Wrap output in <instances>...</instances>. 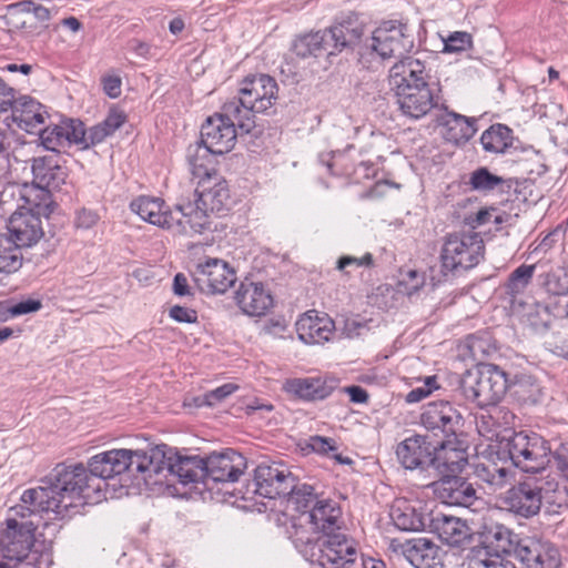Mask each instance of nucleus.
<instances>
[{
	"instance_id": "obj_1",
	"label": "nucleus",
	"mask_w": 568,
	"mask_h": 568,
	"mask_svg": "<svg viewBox=\"0 0 568 568\" xmlns=\"http://www.w3.org/2000/svg\"><path fill=\"white\" fill-rule=\"evenodd\" d=\"M89 467L81 463L58 464L48 479L36 488L23 491L21 504L12 507L14 515L22 517L32 514L52 513L55 518L64 517L77 498L90 499L99 494Z\"/></svg>"
},
{
	"instance_id": "obj_2",
	"label": "nucleus",
	"mask_w": 568,
	"mask_h": 568,
	"mask_svg": "<svg viewBox=\"0 0 568 568\" xmlns=\"http://www.w3.org/2000/svg\"><path fill=\"white\" fill-rule=\"evenodd\" d=\"M288 536L297 551L312 564L322 568H359L357 544L347 536L345 527L314 537L310 529L294 525Z\"/></svg>"
},
{
	"instance_id": "obj_3",
	"label": "nucleus",
	"mask_w": 568,
	"mask_h": 568,
	"mask_svg": "<svg viewBox=\"0 0 568 568\" xmlns=\"http://www.w3.org/2000/svg\"><path fill=\"white\" fill-rule=\"evenodd\" d=\"M513 465L525 473H540L552 459L559 476L568 483V443L550 447L548 440L534 432L514 433L504 444Z\"/></svg>"
},
{
	"instance_id": "obj_4",
	"label": "nucleus",
	"mask_w": 568,
	"mask_h": 568,
	"mask_svg": "<svg viewBox=\"0 0 568 568\" xmlns=\"http://www.w3.org/2000/svg\"><path fill=\"white\" fill-rule=\"evenodd\" d=\"M277 82L271 75H248L240 84L239 97L225 102L226 114L241 116L243 132L250 133L255 126V114L271 109L277 100Z\"/></svg>"
},
{
	"instance_id": "obj_5",
	"label": "nucleus",
	"mask_w": 568,
	"mask_h": 568,
	"mask_svg": "<svg viewBox=\"0 0 568 568\" xmlns=\"http://www.w3.org/2000/svg\"><path fill=\"white\" fill-rule=\"evenodd\" d=\"M194 195L195 202H179V210L184 216L186 230L190 229L194 233L203 232L209 223L210 213H223L232 204L229 184L220 174L197 181Z\"/></svg>"
},
{
	"instance_id": "obj_6",
	"label": "nucleus",
	"mask_w": 568,
	"mask_h": 568,
	"mask_svg": "<svg viewBox=\"0 0 568 568\" xmlns=\"http://www.w3.org/2000/svg\"><path fill=\"white\" fill-rule=\"evenodd\" d=\"M507 387L506 373L491 364L467 371L459 382V389L465 399L480 408L497 405Z\"/></svg>"
},
{
	"instance_id": "obj_7",
	"label": "nucleus",
	"mask_w": 568,
	"mask_h": 568,
	"mask_svg": "<svg viewBox=\"0 0 568 568\" xmlns=\"http://www.w3.org/2000/svg\"><path fill=\"white\" fill-rule=\"evenodd\" d=\"M152 457L143 450L112 449L92 456L89 459L88 467L94 481L99 486V494L102 491L104 480L122 475L126 470L140 473L145 476L148 470H154Z\"/></svg>"
},
{
	"instance_id": "obj_8",
	"label": "nucleus",
	"mask_w": 568,
	"mask_h": 568,
	"mask_svg": "<svg viewBox=\"0 0 568 568\" xmlns=\"http://www.w3.org/2000/svg\"><path fill=\"white\" fill-rule=\"evenodd\" d=\"M485 245L480 234L462 232L448 234L440 251L444 271L454 272L476 266L484 257Z\"/></svg>"
},
{
	"instance_id": "obj_9",
	"label": "nucleus",
	"mask_w": 568,
	"mask_h": 568,
	"mask_svg": "<svg viewBox=\"0 0 568 568\" xmlns=\"http://www.w3.org/2000/svg\"><path fill=\"white\" fill-rule=\"evenodd\" d=\"M414 48V38L405 23L396 20L382 22L369 38L365 39L367 54H377L383 60L400 59Z\"/></svg>"
},
{
	"instance_id": "obj_10",
	"label": "nucleus",
	"mask_w": 568,
	"mask_h": 568,
	"mask_svg": "<svg viewBox=\"0 0 568 568\" xmlns=\"http://www.w3.org/2000/svg\"><path fill=\"white\" fill-rule=\"evenodd\" d=\"M23 197L29 207L14 212L8 223L10 236L21 248L34 245L44 235L40 215L48 207L45 203L31 200L28 195Z\"/></svg>"
},
{
	"instance_id": "obj_11",
	"label": "nucleus",
	"mask_w": 568,
	"mask_h": 568,
	"mask_svg": "<svg viewBox=\"0 0 568 568\" xmlns=\"http://www.w3.org/2000/svg\"><path fill=\"white\" fill-rule=\"evenodd\" d=\"M236 128L243 131L241 126V116H231L226 114L225 103L221 113H216L206 119L201 129V141L211 148L213 152L224 154L230 152L236 142Z\"/></svg>"
},
{
	"instance_id": "obj_12",
	"label": "nucleus",
	"mask_w": 568,
	"mask_h": 568,
	"mask_svg": "<svg viewBox=\"0 0 568 568\" xmlns=\"http://www.w3.org/2000/svg\"><path fill=\"white\" fill-rule=\"evenodd\" d=\"M130 210L150 224L162 229L176 227L181 232H187L184 216L179 210V202L174 210H170L161 197L139 195L131 201Z\"/></svg>"
},
{
	"instance_id": "obj_13",
	"label": "nucleus",
	"mask_w": 568,
	"mask_h": 568,
	"mask_svg": "<svg viewBox=\"0 0 568 568\" xmlns=\"http://www.w3.org/2000/svg\"><path fill=\"white\" fill-rule=\"evenodd\" d=\"M542 476H528L506 493L504 503L508 510L524 517L536 516L541 509Z\"/></svg>"
},
{
	"instance_id": "obj_14",
	"label": "nucleus",
	"mask_w": 568,
	"mask_h": 568,
	"mask_svg": "<svg viewBox=\"0 0 568 568\" xmlns=\"http://www.w3.org/2000/svg\"><path fill=\"white\" fill-rule=\"evenodd\" d=\"M294 525L310 529L314 537L345 527L339 504L329 498L320 499L307 514L293 518L288 530H293Z\"/></svg>"
},
{
	"instance_id": "obj_15",
	"label": "nucleus",
	"mask_w": 568,
	"mask_h": 568,
	"mask_svg": "<svg viewBox=\"0 0 568 568\" xmlns=\"http://www.w3.org/2000/svg\"><path fill=\"white\" fill-rule=\"evenodd\" d=\"M295 476L282 462L261 463L254 473V493L270 499L286 496Z\"/></svg>"
},
{
	"instance_id": "obj_16",
	"label": "nucleus",
	"mask_w": 568,
	"mask_h": 568,
	"mask_svg": "<svg viewBox=\"0 0 568 568\" xmlns=\"http://www.w3.org/2000/svg\"><path fill=\"white\" fill-rule=\"evenodd\" d=\"M148 457L156 462L154 470H148L145 479L152 475H159L166 470L169 474L179 478L180 483L189 484L197 481L204 475V460L199 457L166 456L160 448L151 450Z\"/></svg>"
},
{
	"instance_id": "obj_17",
	"label": "nucleus",
	"mask_w": 568,
	"mask_h": 568,
	"mask_svg": "<svg viewBox=\"0 0 568 568\" xmlns=\"http://www.w3.org/2000/svg\"><path fill=\"white\" fill-rule=\"evenodd\" d=\"M193 280L203 293L223 294L235 283L236 273L225 261L207 258L196 265Z\"/></svg>"
},
{
	"instance_id": "obj_18",
	"label": "nucleus",
	"mask_w": 568,
	"mask_h": 568,
	"mask_svg": "<svg viewBox=\"0 0 568 568\" xmlns=\"http://www.w3.org/2000/svg\"><path fill=\"white\" fill-rule=\"evenodd\" d=\"M33 530L31 523L19 524L14 518H8L7 528L0 538L1 557L8 561L22 564L33 546Z\"/></svg>"
},
{
	"instance_id": "obj_19",
	"label": "nucleus",
	"mask_w": 568,
	"mask_h": 568,
	"mask_svg": "<svg viewBox=\"0 0 568 568\" xmlns=\"http://www.w3.org/2000/svg\"><path fill=\"white\" fill-rule=\"evenodd\" d=\"M394 551L403 555L415 568H443L444 551L428 538H412L392 541Z\"/></svg>"
},
{
	"instance_id": "obj_20",
	"label": "nucleus",
	"mask_w": 568,
	"mask_h": 568,
	"mask_svg": "<svg viewBox=\"0 0 568 568\" xmlns=\"http://www.w3.org/2000/svg\"><path fill=\"white\" fill-rule=\"evenodd\" d=\"M32 183L41 192L42 200H49V193L60 191L67 183L68 169L58 154L38 156L32 159Z\"/></svg>"
},
{
	"instance_id": "obj_21",
	"label": "nucleus",
	"mask_w": 568,
	"mask_h": 568,
	"mask_svg": "<svg viewBox=\"0 0 568 568\" xmlns=\"http://www.w3.org/2000/svg\"><path fill=\"white\" fill-rule=\"evenodd\" d=\"M432 69L425 60L406 54L389 69V83L395 91H405L407 87L430 85Z\"/></svg>"
},
{
	"instance_id": "obj_22",
	"label": "nucleus",
	"mask_w": 568,
	"mask_h": 568,
	"mask_svg": "<svg viewBox=\"0 0 568 568\" xmlns=\"http://www.w3.org/2000/svg\"><path fill=\"white\" fill-rule=\"evenodd\" d=\"M420 423L435 435L455 436L462 423L460 413L445 400L428 403L420 415Z\"/></svg>"
},
{
	"instance_id": "obj_23",
	"label": "nucleus",
	"mask_w": 568,
	"mask_h": 568,
	"mask_svg": "<svg viewBox=\"0 0 568 568\" xmlns=\"http://www.w3.org/2000/svg\"><path fill=\"white\" fill-rule=\"evenodd\" d=\"M203 460L204 474L213 481H236L246 468L245 457L234 449L212 453Z\"/></svg>"
},
{
	"instance_id": "obj_24",
	"label": "nucleus",
	"mask_w": 568,
	"mask_h": 568,
	"mask_svg": "<svg viewBox=\"0 0 568 568\" xmlns=\"http://www.w3.org/2000/svg\"><path fill=\"white\" fill-rule=\"evenodd\" d=\"M435 444L427 436L413 435L402 440L396 447L399 464L409 470L426 469L433 466Z\"/></svg>"
},
{
	"instance_id": "obj_25",
	"label": "nucleus",
	"mask_w": 568,
	"mask_h": 568,
	"mask_svg": "<svg viewBox=\"0 0 568 568\" xmlns=\"http://www.w3.org/2000/svg\"><path fill=\"white\" fill-rule=\"evenodd\" d=\"M405 91H397V103L404 115L419 120L426 116L439 104V95L436 93L434 84L425 87H407Z\"/></svg>"
},
{
	"instance_id": "obj_26",
	"label": "nucleus",
	"mask_w": 568,
	"mask_h": 568,
	"mask_svg": "<svg viewBox=\"0 0 568 568\" xmlns=\"http://www.w3.org/2000/svg\"><path fill=\"white\" fill-rule=\"evenodd\" d=\"M433 487L437 498L450 506L470 508L478 501L476 489L464 477L445 475Z\"/></svg>"
},
{
	"instance_id": "obj_27",
	"label": "nucleus",
	"mask_w": 568,
	"mask_h": 568,
	"mask_svg": "<svg viewBox=\"0 0 568 568\" xmlns=\"http://www.w3.org/2000/svg\"><path fill=\"white\" fill-rule=\"evenodd\" d=\"M295 327L297 336L303 343L320 345L331 339L335 331V323L326 313L310 310L300 316Z\"/></svg>"
},
{
	"instance_id": "obj_28",
	"label": "nucleus",
	"mask_w": 568,
	"mask_h": 568,
	"mask_svg": "<svg viewBox=\"0 0 568 568\" xmlns=\"http://www.w3.org/2000/svg\"><path fill=\"white\" fill-rule=\"evenodd\" d=\"M326 30V37L331 42L332 55L351 49L357 50L359 61L367 54L365 40L363 41V26L357 21H342Z\"/></svg>"
},
{
	"instance_id": "obj_29",
	"label": "nucleus",
	"mask_w": 568,
	"mask_h": 568,
	"mask_svg": "<svg viewBox=\"0 0 568 568\" xmlns=\"http://www.w3.org/2000/svg\"><path fill=\"white\" fill-rule=\"evenodd\" d=\"M239 308L248 316H262L273 306V297L262 283L243 281L235 291Z\"/></svg>"
},
{
	"instance_id": "obj_30",
	"label": "nucleus",
	"mask_w": 568,
	"mask_h": 568,
	"mask_svg": "<svg viewBox=\"0 0 568 568\" xmlns=\"http://www.w3.org/2000/svg\"><path fill=\"white\" fill-rule=\"evenodd\" d=\"M433 459V468L442 474H453L464 469L468 463V454L460 442L447 439L435 444Z\"/></svg>"
},
{
	"instance_id": "obj_31",
	"label": "nucleus",
	"mask_w": 568,
	"mask_h": 568,
	"mask_svg": "<svg viewBox=\"0 0 568 568\" xmlns=\"http://www.w3.org/2000/svg\"><path fill=\"white\" fill-rule=\"evenodd\" d=\"M12 111V121L28 133H34L40 130L44 123L47 111L44 106L30 97H21L16 100L10 108Z\"/></svg>"
},
{
	"instance_id": "obj_32",
	"label": "nucleus",
	"mask_w": 568,
	"mask_h": 568,
	"mask_svg": "<svg viewBox=\"0 0 568 568\" xmlns=\"http://www.w3.org/2000/svg\"><path fill=\"white\" fill-rule=\"evenodd\" d=\"M429 529L438 538L453 547H460L470 539V529L462 519L437 514L429 520Z\"/></svg>"
},
{
	"instance_id": "obj_33",
	"label": "nucleus",
	"mask_w": 568,
	"mask_h": 568,
	"mask_svg": "<svg viewBox=\"0 0 568 568\" xmlns=\"http://www.w3.org/2000/svg\"><path fill=\"white\" fill-rule=\"evenodd\" d=\"M442 126L444 139L454 144L468 142L476 133L475 120L453 111H445L436 116Z\"/></svg>"
},
{
	"instance_id": "obj_34",
	"label": "nucleus",
	"mask_w": 568,
	"mask_h": 568,
	"mask_svg": "<svg viewBox=\"0 0 568 568\" xmlns=\"http://www.w3.org/2000/svg\"><path fill=\"white\" fill-rule=\"evenodd\" d=\"M77 120H62L59 124L49 125L39 130L42 145L52 152H59L60 148L75 144L78 145Z\"/></svg>"
},
{
	"instance_id": "obj_35",
	"label": "nucleus",
	"mask_w": 568,
	"mask_h": 568,
	"mask_svg": "<svg viewBox=\"0 0 568 568\" xmlns=\"http://www.w3.org/2000/svg\"><path fill=\"white\" fill-rule=\"evenodd\" d=\"M215 155L219 153L213 152L205 143L199 141L190 144L187 148L186 160L193 178L202 181L206 178H212L213 174H219L216 170Z\"/></svg>"
},
{
	"instance_id": "obj_36",
	"label": "nucleus",
	"mask_w": 568,
	"mask_h": 568,
	"mask_svg": "<svg viewBox=\"0 0 568 568\" xmlns=\"http://www.w3.org/2000/svg\"><path fill=\"white\" fill-rule=\"evenodd\" d=\"M284 388L304 400H322L328 397L335 386L321 377L291 378Z\"/></svg>"
},
{
	"instance_id": "obj_37",
	"label": "nucleus",
	"mask_w": 568,
	"mask_h": 568,
	"mask_svg": "<svg viewBox=\"0 0 568 568\" xmlns=\"http://www.w3.org/2000/svg\"><path fill=\"white\" fill-rule=\"evenodd\" d=\"M394 525L400 530L419 531L429 527L432 516L419 507L403 500L398 501L390 513Z\"/></svg>"
},
{
	"instance_id": "obj_38",
	"label": "nucleus",
	"mask_w": 568,
	"mask_h": 568,
	"mask_svg": "<svg viewBox=\"0 0 568 568\" xmlns=\"http://www.w3.org/2000/svg\"><path fill=\"white\" fill-rule=\"evenodd\" d=\"M292 50L302 59L318 58L323 54L332 55L331 42L326 37V30L297 37L292 44Z\"/></svg>"
},
{
	"instance_id": "obj_39",
	"label": "nucleus",
	"mask_w": 568,
	"mask_h": 568,
	"mask_svg": "<svg viewBox=\"0 0 568 568\" xmlns=\"http://www.w3.org/2000/svg\"><path fill=\"white\" fill-rule=\"evenodd\" d=\"M541 506L549 515H559L568 509V489L550 476H542Z\"/></svg>"
},
{
	"instance_id": "obj_40",
	"label": "nucleus",
	"mask_w": 568,
	"mask_h": 568,
	"mask_svg": "<svg viewBox=\"0 0 568 568\" xmlns=\"http://www.w3.org/2000/svg\"><path fill=\"white\" fill-rule=\"evenodd\" d=\"M490 408L476 417V428L478 433L491 439L498 435L501 428H506L511 424L514 416L504 407L497 405L489 406Z\"/></svg>"
},
{
	"instance_id": "obj_41",
	"label": "nucleus",
	"mask_w": 568,
	"mask_h": 568,
	"mask_svg": "<svg viewBox=\"0 0 568 568\" xmlns=\"http://www.w3.org/2000/svg\"><path fill=\"white\" fill-rule=\"evenodd\" d=\"M518 535L514 534L509 528L503 525L491 527L485 536V547L491 555H513L519 541Z\"/></svg>"
},
{
	"instance_id": "obj_42",
	"label": "nucleus",
	"mask_w": 568,
	"mask_h": 568,
	"mask_svg": "<svg viewBox=\"0 0 568 568\" xmlns=\"http://www.w3.org/2000/svg\"><path fill=\"white\" fill-rule=\"evenodd\" d=\"M285 497L287 509L298 513L300 516L307 514L311 508H314V504L320 500L312 485L298 483L296 478Z\"/></svg>"
},
{
	"instance_id": "obj_43",
	"label": "nucleus",
	"mask_w": 568,
	"mask_h": 568,
	"mask_svg": "<svg viewBox=\"0 0 568 568\" xmlns=\"http://www.w3.org/2000/svg\"><path fill=\"white\" fill-rule=\"evenodd\" d=\"M513 131L507 125L496 123L485 130L480 136V143L485 152L501 154L513 145Z\"/></svg>"
},
{
	"instance_id": "obj_44",
	"label": "nucleus",
	"mask_w": 568,
	"mask_h": 568,
	"mask_svg": "<svg viewBox=\"0 0 568 568\" xmlns=\"http://www.w3.org/2000/svg\"><path fill=\"white\" fill-rule=\"evenodd\" d=\"M475 475L481 483H485L489 489L496 491L505 487L513 478V471L494 462L480 463L475 468Z\"/></svg>"
},
{
	"instance_id": "obj_45",
	"label": "nucleus",
	"mask_w": 568,
	"mask_h": 568,
	"mask_svg": "<svg viewBox=\"0 0 568 568\" xmlns=\"http://www.w3.org/2000/svg\"><path fill=\"white\" fill-rule=\"evenodd\" d=\"M23 263L21 247L10 235L0 233V272L12 274L19 271Z\"/></svg>"
},
{
	"instance_id": "obj_46",
	"label": "nucleus",
	"mask_w": 568,
	"mask_h": 568,
	"mask_svg": "<svg viewBox=\"0 0 568 568\" xmlns=\"http://www.w3.org/2000/svg\"><path fill=\"white\" fill-rule=\"evenodd\" d=\"M536 266L529 264H521L515 268L508 276L505 283V292L510 295L513 300L523 295L530 285Z\"/></svg>"
},
{
	"instance_id": "obj_47",
	"label": "nucleus",
	"mask_w": 568,
	"mask_h": 568,
	"mask_svg": "<svg viewBox=\"0 0 568 568\" xmlns=\"http://www.w3.org/2000/svg\"><path fill=\"white\" fill-rule=\"evenodd\" d=\"M514 395L523 404L535 405L541 400L544 393L532 376L523 375L514 384Z\"/></svg>"
},
{
	"instance_id": "obj_48",
	"label": "nucleus",
	"mask_w": 568,
	"mask_h": 568,
	"mask_svg": "<svg viewBox=\"0 0 568 568\" xmlns=\"http://www.w3.org/2000/svg\"><path fill=\"white\" fill-rule=\"evenodd\" d=\"M506 180L493 174L487 168H478L471 172L468 184L478 192H490L496 189H503Z\"/></svg>"
},
{
	"instance_id": "obj_49",
	"label": "nucleus",
	"mask_w": 568,
	"mask_h": 568,
	"mask_svg": "<svg viewBox=\"0 0 568 568\" xmlns=\"http://www.w3.org/2000/svg\"><path fill=\"white\" fill-rule=\"evenodd\" d=\"M75 125L78 131L81 132L80 134L78 133V145L81 149H88L91 145L99 144L108 136L112 135L102 122L91 126L89 130H85L83 122L80 120H77Z\"/></svg>"
},
{
	"instance_id": "obj_50",
	"label": "nucleus",
	"mask_w": 568,
	"mask_h": 568,
	"mask_svg": "<svg viewBox=\"0 0 568 568\" xmlns=\"http://www.w3.org/2000/svg\"><path fill=\"white\" fill-rule=\"evenodd\" d=\"M466 568H508L503 557L487 549H473L465 562Z\"/></svg>"
},
{
	"instance_id": "obj_51",
	"label": "nucleus",
	"mask_w": 568,
	"mask_h": 568,
	"mask_svg": "<svg viewBox=\"0 0 568 568\" xmlns=\"http://www.w3.org/2000/svg\"><path fill=\"white\" fill-rule=\"evenodd\" d=\"M559 566L560 555L557 547L544 539L535 559L530 560L529 568H559Z\"/></svg>"
},
{
	"instance_id": "obj_52",
	"label": "nucleus",
	"mask_w": 568,
	"mask_h": 568,
	"mask_svg": "<svg viewBox=\"0 0 568 568\" xmlns=\"http://www.w3.org/2000/svg\"><path fill=\"white\" fill-rule=\"evenodd\" d=\"M544 539L524 537L517 541L514 557L521 564V568H529L530 560L535 559Z\"/></svg>"
},
{
	"instance_id": "obj_53",
	"label": "nucleus",
	"mask_w": 568,
	"mask_h": 568,
	"mask_svg": "<svg viewBox=\"0 0 568 568\" xmlns=\"http://www.w3.org/2000/svg\"><path fill=\"white\" fill-rule=\"evenodd\" d=\"M237 388V385L233 383H226L222 386L216 387L215 389L206 392L202 397H199L197 405L209 407L215 406L222 400H224L226 397L232 395Z\"/></svg>"
},
{
	"instance_id": "obj_54",
	"label": "nucleus",
	"mask_w": 568,
	"mask_h": 568,
	"mask_svg": "<svg viewBox=\"0 0 568 568\" xmlns=\"http://www.w3.org/2000/svg\"><path fill=\"white\" fill-rule=\"evenodd\" d=\"M373 265L374 258L371 253H365L362 257L344 255L336 262V268L345 274H348V267H372Z\"/></svg>"
},
{
	"instance_id": "obj_55",
	"label": "nucleus",
	"mask_w": 568,
	"mask_h": 568,
	"mask_svg": "<svg viewBox=\"0 0 568 568\" xmlns=\"http://www.w3.org/2000/svg\"><path fill=\"white\" fill-rule=\"evenodd\" d=\"M18 6L23 8L24 12L33 13L34 18L42 23L49 21L53 16L58 13V9L54 6L52 8H48L31 0L23 1Z\"/></svg>"
},
{
	"instance_id": "obj_56",
	"label": "nucleus",
	"mask_w": 568,
	"mask_h": 568,
	"mask_svg": "<svg viewBox=\"0 0 568 568\" xmlns=\"http://www.w3.org/2000/svg\"><path fill=\"white\" fill-rule=\"evenodd\" d=\"M471 47V37L467 32H454L444 43L445 52H462Z\"/></svg>"
},
{
	"instance_id": "obj_57",
	"label": "nucleus",
	"mask_w": 568,
	"mask_h": 568,
	"mask_svg": "<svg viewBox=\"0 0 568 568\" xmlns=\"http://www.w3.org/2000/svg\"><path fill=\"white\" fill-rule=\"evenodd\" d=\"M546 288L554 295L568 294V272L551 273L546 281Z\"/></svg>"
},
{
	"instance_id": "obj_58",
	"label": "nucleus",
	"mask_w": 568,
	"mask_h": 568,
	"mask_svg": "<svg viewBox=\"0 0 568 568\" xmlns=\"http://www.w3.org/2000/svg\"><path fill=\"white\" fill-rule=\"evenodd\" d=\"M42 308V302L40 300L28 298L20 301L8 308L9 314L12 317L20 315L38 312Z\"/></svg>"
},
{
	"instance_id": "obj_59",
	"label": "nucleus",
	"mask_w": 568,
	"mask_h": 568,
	"mask_svg": "<svg viewBox=\"0 0 568 568\" xmlns=\"http://www.w3.org/2000/svg\"><path fill=\"white\" fill-rule=\"evenodd\" d=\"M367 329V323L357 316L347 317L344 321L343 334L348 338L358 337Z\"/></svg>"
},
{
	"instance_id": "obj_60",
	"label": "nucleus",
	"mask_w": 568,
	"mask_h": 568,
	"mask_svg": "<svg viewBox=\"0 0 568 568\" xmlns=\"http://www.w3.org/2000/svg\"><path fill=\"white\" fill-rule=\"evenodd\" d=\"M126 121V114L124 111L119 108H111L106 118L102 121L106 130L113 134L118 129H120Z\"/></svg>"
},
{
	"instance_id": "obj_61",
	"label": "nucleus",
	"mask_w": 568,
	"mask_h": 568,
	"mask_svg": "<svg viewBox=\"0 0 568 568\" xmlns=\"http://www.w3.org/2000/svg\"><path fill=\"white\" fill-rule=\"evenodd\" d=\"M169 315L171 318H173L174 321H176L179 323L192 324V323L197 322L196 311L193 308H190V307H185V306H180V305L172 306L169 311Z\"/></svg>"
},
{
	"instance_id": "obj_62",
	"label": "nucleus",
	"mask_w": 568,
	"mask_h": 568,
	"mask_svg": "<svg viewBox=\"0 0 568 568\" xmlns=\"http://www.w3.org/2000/svg\"><path fill=\"white\" fill-rule=\"evenodd\" d=\"M308 446L313 452L318 454L327 455L329 452H335V440L328 437L322 436H311L308 440Z\"/></svg>"
},
{
	"instance_id": "obj_63",
	"label": "nucleus",
	"mask_w": 568,
	"mask_h": 568,
	"mask_svg": "<svg viewBox=\"0 0 568 568\" xmlns=\"http://www.w3.org/2000/svg\"><path fill=\"white\" fill-rule=\"evenodd\" d=\"M103 92L111 99H115L121 94V78L114 74L103 75L101 79Z\"/></svg>"
},
{
	"instance_id": "obj_64",
	"label": "nucleus",
	"mask_w": 568,
	"mask_h": 568,
	"mask_svg": "<svg viewBox=\"0 0 568 568\" xmlns=\"http://www.w3.org/2000/svg\"><path fill=\"white\" fill-rule=\"evenodd\" d=\"M19 6L17 4L12 9L9 10L8 14L6 16V24L10 30H20L26 28L27 21L24 19V11L23 8L21 10L18 9Z\"/></svg>"
}]
</instances>
